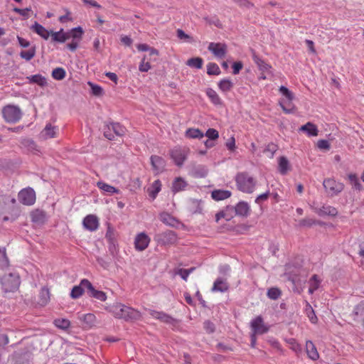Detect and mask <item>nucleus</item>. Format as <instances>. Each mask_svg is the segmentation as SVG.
Returning a JSON list of instances; mask_svg holds the SVG:
<instances>
[{
  "mask_svg": "<svg viewBox=\"0 0 364 364\" xmlns=\"http://www.w3.org/2000/svg\"><path fill=\"white\" fill-rule=\"evenodd\" d=\"M16 199L10 196H0V219L4 222L15 221L18 215V210L15 208Z\"/></svg>",
  "mask_w": 364,
  "mask_h": 364,
  "instance_id": "f257e3e1",
  "label": "nucleus"
},
{
  "mask_svg": "<svg viewBox=\"0 0 364 364\" xmlns=\"http://www.w3.org/2000/svg\"><path fill=\"white\" fill-rule=\"evenodd\" d=\"M115 318H122L125 321L139 320L141 317V313L130 306L117 303L107 309Z\"/></svg>",
  "mask_w": 364,
  "mask_h": 364,
  "instance_id": "f03ea898",
  "label": "nucleus"
},
{
  "mask_svg": "<svg viewBox=\"0 0 364 364\" xmlns=\"http://www.w3.org/2000/svg\"><path fill=\"white\" fill-rule=\"evenodd\" d=\"M235 181L238 190L243 193H252L255 189L256 181L247 173L241 172L237 173Z\"/></svg>",
  "mask_w": 364,
  "mask_h": 364,
  "instance_id": "7ed1b4c3",
  "label": "nucleus"
},
{
  "mask_svg": "<svg viewBox=\"0 0 364 364\" xmlns=\"http://www.w3.org/2000/svg\"><path fill=\"white\" fill-rule=\"evenodd\" d=\"M0 282L4 291L12 292L18 289L20 277L16 272L6 273L0 278Z\"/></svg>",
  "mask_w": 364,
  "mask_h": 364,
  "instance_id": "20e7f679",
  "label": "nucleus"
},
{
  "mask_svg": "<svg viewBox=\"0 0 364 364\" xmlns=\"http://www.w3.org/2000/svg\"><path fill=\"white\" fill-rule=\"evenodd\" d=\"M279 92L283 96L279 100V105L283 111L287 114L293 113L295 110V106L292 102L294 99L293 93L284 86L279 87Z\"/></svg>",
  "mask_w": 364,
  "mask_h": 364,
  "instance_id": "39448f33",
  "label": "nucleus"
},
{
  "mask_svg": "<svg viewBox=\"0 0 364 364\" xmlns=\"http://www.w3.org/2000/svg\"><path fill=\"white\" fill-rule=\"evenodd\" d=\"M2 114L6 122L16 123L21 119L22 112L18 106L8 105L3 108Z\"/></svg>",
  "mask_w": 364,
  "mask_h": 364,
  "instance_id": "423d86ee",
  "label": "nucleus"
},
{
  "mask_svg": "<svg viewBox=\"0 0 364 364\" xmlns=\"http://www.w3.org/2000/svg\"><path fill=\"white\" fill-rule=\"evenodd\" d=\"M178 237L172 230L164 231L154 236V240L160 245L169 246L177 243Z\"/></svg>",
  "mask_w": 364,
  "mask_h": 364,
  "instance_id": "0eeeda50",
  "label": "nucleus"
},
{
  "mask_svg": "<svg viewBox=\"0 0 364 364\" xmlns=\"http://www.w3.org/2000/svg\"><path fill=\"white\" fill-rule=\"evenodd\" d=\"M189 149L186 147H174L170 155L176 165L181 166L187 158Z\"/></svg>",
  "mask_w": 364,
  "mask_h": 364,
  "instance_id": "6e6552de",
  "label": "nucleus"
},
{
  "mask_svg": "<svg viewBox=\"0 0 364 364\" xmlns=\"http://www.w3.org/2000/svg\"><path fill=\"white\" fill-rule=\"evenodd\" d=\"M18 199L25 205H32L36 202V193L31 188H23L18 193Z\"/></svg>",
  "mask_w": 364,
  "mask_h": 364,
  "instance_id": "1a4fd4ad",
  "label": "nucleus"
},
{
  "mask_svg": "<svg viewBox=\"0 0 364 364\" xmlns=\"http://www.w3.org/2000/svg\"><path fill=\"white\" fill-rule=\"evenodd\" d=\"M252 333L262 335L268 332L269 326L266 324L261 316L253 318L250 322Z\"/></svg>",
  "mask_w": 364,
  "mask_h": 364,
  "instance_id": "9d476101",
  "label": "nucleus"
},
{
  "mask_svg": "<svg viewBox=\"0 0 364 364\" xmlns=\"http://www.w3.org/2000/svg\"><path fill=\"white\" fill-rule=\"evenodd\" d=\"M323 187L326 191L331 195L335 196L341 193L343 190V184L338 182L333 178H327L323 181Z\"/></svg>",
  "mask_w": 364,
  "mask_h": 364,
  "instance_id": "9b49d317",
  "label": "nucleus"
},
{
  "mask_svg": "<svg viewBox=\"0 0 364 364\" xmlns=\"http://www.w3.org/2000/svg\"><path fill=\"white\" fill-rule=\"evenodd\" d=\"M81 284L84 285V287L87 289L89 291L90 296L93 297L100 301H105L107 300V296L105 292L95 289L88 279H82L81 280Z\"/></svg>",
  "mask_w": 364,
  "mask_h": 364,
  "instance_id": "f8f14e48",
  "label": "nucleus"
},
{
  "mask_svg": "<svg viewBox=\"0 0 364 364\" xmlns=\"http://www.w3.org/2000/svg\"><path fill=\"white\" fill-rule=\"evenodd\" d=\"M150 241V237L145 232H140L135 237L134 247L138 251H144L148 247Z\"/></svg>",
  "mask_w": 364,
  "mask_h": 364,
  "instance_id": "ddd939ff",
  "label": "nucleus"
},
{
  "mask_svg": "<svg viewBox=\"0 0 364 364\" xmlns=\"http://www.w3.org/2000/svg\"><path fill=\"white\" fill-rule=\"evenodd\" d=\"M208 49L217 58H223L227 53V46L220 43H210Z\"/></svg>",
  "mask_w": 364,
  "mask_h": 364,
  "instance_id": "4468645a",
  "label": "nucleus"
},
{
  "mask_svg": "<svg viewBox=\"0 0 364 364\" xmlns=\"http://www.w3.org/2000/svg\"><path fill=\"white\" fill-rule=\"evenodd\" d=\"M300 269L297 267H293L288 264L286 266L284 275L287 277L288 280L291 282L294 285H297L300 283L301 279L299 277Z\"/></svg>",
  "mask_w": 364,
  "mask_h": 364,
  "instance_id": "2eb2a0df",
  "label": "nucleus"
},
{
  "mask_svg": "<svg viewBox=\"0 0 364 364\" xmlns=\"http://www.w3.org/2000/svg\"><path fill=\"white\" fill-rule=\"evenodd\" d=\"M312 209L321 217L326 215L336 216L338 214V211L336 208L328 205H323L320 208L312 206Z\"/></svg>",
  "mask_w": 364,
  "mask_h": 364,
  "instance_id": "dca6fc26",
  "label": "nucleus"
},
{
  "mask_svg": "<svg viewBox=\"0 0 364 364\" xmlns=\"http://www.w3.org/2000/svg\"><path fill=\"white\" fill-rule=\"evenodd\" d=\"M82 224L85 229L92 232L98 228L99 220L97 216L88 215L84 218Z\"/></svg>",
  "mask_w": 364,
  "mask_h": 364,
  "instance_id": "f3484780",
  "label": "nucleus"
},
{
  "mask_svg": "<svg viewBox=\"0 0 364 364\" xmlns=\"http://www.w3.org/2000/svg\"><path fill=\"white\" fill-rule=\"evenodd\" d=\"M58 128L51 124H47L40 134V137L44 140L55 138L57 136Z\"/></svg>",
  "mask_w": 364,
  "mask_h": 364,
  "instance_id": "a211bd4d",
  "label": "nucleus"
},
{
  "mask_svg": "<svg viewBox=\"0 0 364 364\" xmlns=\"http://www.w3.org/2000/svg\"><path fill=\"white\" fill-rule=\"evenodd\" d=\"M147 311L153 318L159 319L164 323H173L174 322V319L171 316L164 312L157 311L152 309H147Z\"/></svg>",
  "mask_w": 364,
  "mask_h": 364,
  "instance_id": "6ab92c4d",
  "label": "nucleus"
},
{
  "mask_svg": "<svg viewBox=\"0 0 364 364\" xmlns=\"http://www.w3.org/2000/svg\"><path fill=\"white\" fill-rule=\"evenodd\" d=\"M151 163L154 170L157 173L161 172L166 166L164 159L162 157L156 155L151 156Z\"/></svg>",
  "mask_w": 364,
  "mask_h": 364,
  "instance_id": "aec40b11",
  "label": "nucleus"
},
{
  "mask_svg": "<svg viewBox=\"0 0 364 364\" xmlns=\"http://www.w3.org/2000/svg\"><path fill=\"white\" fill-rule=\"evenodd\" d=\"M299 131L305 132L309 136H316L318 134L317 127L311 122H307L301 126Z\"/></svg>",
  "mask_w": 364,
  "mask_h": 364,
  "instance_id": "412c9836",
  "label": "nucleus"
},
{
  "mask_svg": "<svg viewBox=\"0 0 364 364\" xmlns=\"http://www.w3.org/2000/svg\"><path fill=\"white\" fill-rule=\"evenodd\" d=\"M31 29L45 40L48 39L50 36V32L37 22H35L34 24L31 26Z\"/></svg>",
  "mask_w": 364,
  "mask_h": 364,
  "instance_id": "4be33fe9",
  "label": "nucleus"
},
{
  "mask_svg": "<svg viewBox=\"0 0 364 364\" xmlns=\"http://www.w3.org/2000/svg\"><path fill=\"white\" fill-rule=\"evenodd\" d=\"M228 287H229L228 282H226V279L219 277L214 282L213 286L212 287V291L225 292L228 289Z\"/></svg>",
  "mask_w": 364,
  "mask_h": 364,
  "instance_id": "5701e85b",
  "label": "nucleus"
},
{
  "mask_svg": "<svg viewBox=\"0 0 364 364\" xmlns=\"http://www.w3.org/2000/svg\"><path fill=\"white\" fill-rule=\"evenodd\" d=\"M211 196L215 200H223L231 196V192L228 190L218 189L211 193Z\"/></svg>",
  "mask_w": 364,
  "mask_h": 364,
  "instance_id": "b1692460",
  "label": "nucleus"
},
{
  "mask_svg": "<svg viewBox=\"0 0 364 364\" xmlns=\"http://www.w3.org/2000/svg\"><path fill=\"white\" fill-rule=\"evenodd\" d=\"M306 350L309 358L316 360L319 358L317 349L312 341H307L306 343Z\"/></svg>",
  "mask_w": 364,
  "mask_h": 364,
  "instance_id": "393cba45",
  "label": "nucleus"
},
{
  "mask_svg": "<svg viewBox=\"0 0 364 364\" xmlns=\"http://www.w3.org/2000/svg\"><path fill=\"white\" fill-rule=\"evenodd\" d=\"M160 220L166 225L171 227H176L179 222L172 215L167 213H163L160 215Z\"/></svg>",
  "mask_w": 364,
  "mask_h": 364,
  "instance_id": "a878e982",
  "label": "nucleus"
},
{
  "mask_svg": "<svg viewBox=\"0 0 364 364\" xmlns=\"http://www.w3.org/2000/svg\"><path fill=\"white\" fill-rule=\"evenodd\" d=\"M97 186L101 191L107 193L109 195H112L114 193H119V190L116 188L115 187L110 186L103 181H98L97 183Z\"/></svg>",
  "mask_w": 364,
  "mask_h": 364,
  "instance_id": "bb28decb",
  "label": "nucleus"
},
{
  "mask_svg": "<svg viewBox=\"0 0 364 364\" xmlns=\"http://www.w3.org/2000/svg\"><path fill=\"white\" fill-rule=\"evenodd\" d=\"M321 279L316 274H314L311 279H309V293L312 294L315 291H316L321 284Z\"/></svg>",
  "mask_w": 364,
  "mask_h": 364,
  "instance_id": "cd10ccee",
  "label": "nucleus"
},
{
  "mask_svg": "<svg viewBox=\"0 0 364 364\" xmlns=\"http://www.w3.org/2000/svg\"><path fill=\"white\" fill-rule=\"evenodd\" d=\"M235 213L241 216H247L250 213V206L247 203L240 202L235 207Z\"/></svg>",
  "mask_w": 364,
  "mask_h": 364,
  "instance_id": "c85d7f7f",
  "label": "nucleus"
},
{
  "mask_svg": "<svg viewBox=\"0 0 364 364\" xmlns=\"http://www.w3.org/2000/svg\"><path fill=\"white\" fill-rule=\"evenodd\" d=\"M253 60L261 71L269 74L272 73V67L260 59L258 56L254 55Z\"/></svg>",
  "mask_w": 364,
  "mask_h": 364,
  "instance_id": "c756f323",
  "label": "nucleus"
},
{
  "mask_svg": "<svg viewBox=\"0 0 364 364\" xmlns=\"http://www.w3.org/2000/svg\"><path fill=\"white\" fill-rule=\"evenodd\" d=\"M208 174V168L205 166L198 165L193 168L192 175L196 178H203Z\"/></svg>",
  "mask_w": 364,
  "mask_h": 364,
  "instance_id": "7c9ffc66",
  "label": "nucleus"
},
{
  "mask_svg": "<svg viewBox=\"0 0 364 364\" xmlns=\"http://www.w3.org/2000/svg\"><path fill=\"white\" fill-rule=\"evenodd\" d=\"M186 186V181L183 178L178 177L173 182L172 191L175 193L183 191Z\"/></svg>",
  "mask_w": 364,
  "mask_h": 364,
  "instance_id": "2f4dec72",
  "label": "nucleus"
},
{
  "mask_svg": "<svg viewBox=\"0 0 364 364\" xmlns=\"http://www.w3.org/2000/svg\"><path fill=\"white\" fill-rule=\"evenodd\" d=\"M279 171L281 174L285 175L290 169L289 162L284 156H281L278 160Z\"/></svg>",
  "mask_w": 364,
  "mask_h": 364,
  "instance_id": "473e14b6",
  "label": "nucleus"
},
{
  "mask_svg": "<svg viewBox=\"0 0 364 364\" xmlns=\"http://www.w3.org/2000/svg\"><path fill=\"white\" fill-rule=\"evenodd\" d=\"M108 129H112L114 135L123 136L126 133V128L119 123H111L108 124Z\"/></svg>",
  "mask_w": 364,
  "mask_h": 364,
  "instance_id": "72a5a7b5",
  "label": "nucleus"
},
{
  "mask_svg": "<svg viewBox=\"0 0 364 364\" xmlns=\"http://www.w3.org/2000/svg\"><path fill=\"white\" fill-rule=\"evenodd\" d=\"M234 83L228 78H224L218 82L220 90L223 92H228L232 90Z\"/></svg>",
  "mask_w": 364,
  "mask_h": 364,
  "instance_id": "f704fd0d",
  "label": "nucleus"
},
{
  "mask_svg": "<svg viewBox=\"0 0 364 364\" xmlns=\"http://www.w3.org/2000/svg\"><path fill=\"white\" fill-rule=\"evenodd\" d=\"M206 95L208 96V97L210 99L211 102L216 105H221L222 100L219 95L217 94V92L211 89L208 88L206 90Z\"/></svg>",
  "mask_w": 364,
  "mask_h": 364,
  "instance_id": "c9c22d12",
  "label": "nucleus"
},
{
  "mask_svg": "<svg viewBox=\"0 0 364 364\" xmlns=\"http://www.w3.org/2000/svg\"><path fill=\"white\" fill-rule=\"evenodd\" d=\"M161 181L159 180H156L152 183L151 188L149 189V196L153 199H154L156 197L157 194L161 191Z\"/></svg>",
  "mask_w": 364,
  "mask_h": 364,
  "instance_id": "e433bc0d",
  "label": "nucleus"
},
{
  "mask_svg": "<svg viewBox=\"0 0 364 364\" xmlns=\"http://www.w3.org/2000/svg\"><path fill=\"white\" fill-rule=\"evenodd\" d=\"M186 136L190 139H200L203 137V133L198 129L190 128L186 132Z\"/></svg>",
  "mask_w": 364,
  "mask_h": 364,
  "instance_id": "4c0bfd02",
  "label": "nucleus"
},
{
  "mask_svg": "<svg viewBox=\"0 0 364 364\" xmlns=\"http://www.w3.org/2000/svg\"><path fill=\"white\" fill-rule=\"evenodd\" d=\"M54 325L62 330H67L70 326V322L66 318H56L53 321Z\"/></svg>",
  "mask_w": 364,
  "mask_h": 364,
  "instance_id": "58836bf2",
  "label": "nucleus"
},
{
  "mask_svg": "<svg viewBox=\"0 0 364 364\" xmlns=\"http://www.w3.org/2000/svg\"><path fill=\"white\" fill-rule=\"evenodd\" d=\"M84 288L85 287L84 285L81 284V282L79 285L73 287L70 292V296L73 299H77L80 297L84 293Z\"/></svg>",
  "mask_w": 364,
  "mask_h": 364,
  "instance_id": "ea45409f",
  "label": "nucleus"
},
{
  "mask_svg": "<svg viewBox=\"0 0 364 364\" xmlns=\"http://www.w3.org/2000/svg\"><path fill=\"white\" fill-rule=\"evenodd\" d=\"M83 33L84 31L82 27L78 26L73 28V33H71L72 41L80 43L82 38Z\"/></svg>",
  "mask_w": 364,
  "mask_h": 364,
  "instance_id": "a19ab883",
  "label": "nucleus"
},
{
  "mask_svg": "<svg viewBox=\"0 0 364 364\" xmlns=\"http://www.w3.org/2000/svg\"><path fill=\"white\" fill-rule=\"evenodd\" d=\"M203 60L201 58H192L188 60L186 65L191 68L200 69L202 68Z\"/></svg>",
  "mask_w": 364,
  "mask_h": 364,
  "instance_id": "79ce46f5",
  "label": "nucleus"
},
{
  "mask_svg": "<svg viewBox=\"0 0 364 364\" xmlns=\"http://www.w3.org/2000/svg\"><path fill=\"white\" fill-rule=\"evenodd\" d=\"M52 40L55 42L64 43L66 41L65 38L64 30L61 28L60 31L56 32H52L51 33Z\"/></svg>",
  "mask_w": 364,
  "mask_h": 364,
  "instance_id": "37998d69",
  "label": "nucleus"
},
{
  "mask_svg": "<svg viewBox=\"0 0 364 364\" xmlns=\"http://www.w3.org/2000/svg\"><path fill=\"white\" fill-rule=\"evenodd\" d=\"M306 314L307 316L309 317L310 321L312 323H316L318 321V318L315 314V312L312 308V306L306 302V309H305Z\"/></svg>",
  "mask_w": 364,
  "mask_h": 364,
  "instance_id": "c03bdc74",
  "label": "nucleus"
},
{
  "mask_svg": "<svg viewBox=\"0 0 364 364\" xmlns=\"http://www.w3.org/2000/svg\"><path fill=\"white\" fill-rule=\"evenodd\" d=\"M207 73L209 75H219L220 74L219 66L215 63H209L207 65Z\"/></svg>",
  "mask_w": 364,
  "mask_h": 364,
  "instance_id": "a18cd8bd",
  "label": "nucleus"
},
{
  "mask_svg": "<svg viewBox=\"0 0 364 364\" xmlns=\"http://www.w3.org/2000/svg\"><path fill=\"white\" fill-rule=\"evenodd\" d=\"M31 82L36 83L38 85L43 87L47 84L46 77L41 75H33L29 77Z\"/></svg>",
  "mask_w": 364,
  "mask_h": 364,
  "instance_id": "49530a36",
  "label": "nucleus"
},
{
  "mask_svg": "<svg viewBox=\"0 0 364 364\" xmlns=\"http://www.w3.org/2000/svg\"><path fill=\"white\" fill-rule=\"evenodd\" d=\"M348 180L350 183V184L353 186V188L356 190H361L362 185L360 184L359 179L356 174L355 173H350L348 176Z\"/></svg>",
  "mask_w": 364,
  "mask_h": 364,
  "instance_id": "de8ad7c7",
  "label": "nucleus"
},
{
  "mask_svg": "<svg viewBox=\"0 0 364 364\" xmlns=\"http://www.w3.org/2000/svg\"><path fill=\"white\" fill-rule=\"evenodd\" d=\"M36 55V48L34 47L30 48L27 50H22L20 53V56L25 59L26 60L28 61L31 60Z\"/></svg>",
  "mask_w": 364,
  "mask_h": 364,
  "instance_id": "09e8293b",
  "label": "nucleus"
},
{
  "mask_svg": "<svg viewBox=\"0 0 364 364\" xmlns=\"http://www.w3.org/2000/svg\"><path fill=\"white\" fill-rule=\"evenodd\" d=\"M65 74V70L63 68H56L52 71V77L57 80H63Z\"/></svg>",
  "mask_w": 364,
  "mask_h": 364,
  "instance_id": "8fccbe9b",
  "label": "nucleus"
},
{
  "mask_svg": "<svg viewBox=\"0 0 364 364\" xmlns=\"http://www.w3.org/2000/svg\"><path fill=\"white\" fill-rule=\"evenodd\" d=\"M9 266V259L6 257V249L0 247V268H4Z\"/></svg>",
  "mask_w": 364,
  "mask_h": 364,
  "instance_id": "3c124183",
  "label": "nucleus"
},
{
  "mask_svg": "<svg viewBox=\"0 0 364 364\" xmlns=\"http://www.w3.org/2000/svg\"><path fill=\"white\" fill-rule=\"evenodd\" d=\"M354 314L357 317L355 319L359 318H364V301L360 302L354 309Z\"/></svg>",
  "mask_w": 364,
  "mask_h": 364,
  "instance_id": "603ef678",
  "label": "nucleus"
},
{
  "mask_svg": "<svg viewBox=\"0 0 364 364\" xmlns=\"http://www.w3.org/2000/svg\"><path fill=\"white\" fill-rule=\"evenodd\" d=\"M40 304L41 305H46L50 297H49V291L46 288H43L40 291Z\"/></svg>",
  "mask_w": 364,
  "mask_h": 364,
  "instance_id": "864d4df0",
  "label": "nucleus"
},
{
  "mask_svg": "<svg viewBox=\"0 0 364 364\" xmlns=\"http://www.w3.org/2000/svg\"><path fill=\"white\" fill-rule=\"evenodd\" d=\"M151 69V65L149 62L147 60L146 55H144L143 58L139 66V70L141 72H148Z\"/></svg>",
  "mask_w": 364,
  "mask_h": 364,
  "instance_id": "5fc2aeb1",
  "label": "nucleus"
},
{
  "mask_svg": "<svg viewBox=\"0 0 364 364\" xmlns=\"http://www.w3.org/2000/svg\"><path fill=\"white\" fill-rule=\"evenodd\" d=\"M319 222L312 218H304L299 222V227H311L313 225L318 224Z\"/></svg>",
  "mask_w": 364,
  "mask_h": 364,
  "instance_id": "6e6d98bb",
  "label": "nucleus"
},
{
  "mask_svg": "<svg viewBox=\"0 0 364 364\" xmlns=\"http://www.w3.org/2000/svg\"><path fill=\"white\" fill-rule=\"evenodd\" d=\"M87 84L91 88L92 95H94L95 96H100L102 95L103 90L100 85L94 84L91 82H88Z\"/></svg>",
  "mask_w": 364,
  "mask_h": 364,
  "instance_id": "4d7b16f0",
  "label": "nucleus"
},
{
  "mask_svg": "<svg viewBox=\"0 0 364 364\" xmlns=\"http://www.w3.org/2000/svg\"><path fill=\"white\" fill-rule=\"evenodd\" d=\"M277 146L274 143H270L266 146L264 151L267 154V156L269 158H273L274 153L277 151Z\"/></svg>",
  "mask_w": 364,
  "mask_h": 364,
  "instance_id": "13d9d810",
  "label": "nucleus"
},
{
  "mask_svg": "<svg viewBox=\"0 0 364 364\" xmlns=\"http://www.w3.org/2000/svg\"><path fill=\"white\" fill-rule=\"evenodd\" d=\"M105 238L110 244H114L115 241V233L114 229L109 225L107 228Z\"/></svg>",
  "mask_w": 364,
  "mask_h": 364,
  "instance_id": "bf43d9fd",
  "label": "nucleus"
},
{
  "mask_svg": "<svg viewBox=\"0 0 364 364\" xmlns=\"http://www.w3.org/2000/svg\"><path fill=\"white\" fill-rule=\"evenodd\" d=\"M80 319L89 325H92L95 322V316L92 314H86L80 316Z\"/></svg>",
  "mask_w": 364,
  "mask_h": 364,
  "instance_id": "052dcab7",
  "label": "nucleus"
},
{
  "mask_svg": "<svg viewBox=\"0 0 364 364\" xmlns=\"http://www.w3.org/2000/svg\"><path fill=\"white\" fill-rule=\"evenodd\" d=\"M281 295V291L277 288H271L267 291V296L272 299H277Z\"/></svg>",
  "mask_w": 364,
  "mask_h": 364,
  "instance_id": "680f3d73",
  "label": "nucleus"
},
{
  "mask_svg": "<svg viewBox=\"0 0 364 364\" xmlns=\"http://www.w3.org/2000/svg\"><path fill=\"white\" fill-rule=\"evenodd\" d=\"M13 11H14V12L23 16L24 18H28V13L31 11V8L27 7L26 9H22L15 7L13 9Z\"/></svg>",
  "mask_w": 364,
  "mask_h": 364,
  "instance_id": "e2e57ef3",
  "label": "nucleus"
},
{
  "mask_svg": "<svg viewBox=\"0 0 364 364\" xmlns=\"http://www.w3.org/2000/svg\"><path fill=\"white\" fill-rule=\"evenodd\" d=\"M22 144L23 146H26L29 151H37V146L31 139H25Z\"/></svg>",
  "mask_w": 364,
  "mask_h": 364,
  "instance_id": "0e129e2a",
  "label": "nucleus"
},
{
  "mask_svg": "<svg viewBox=\"0 0 364 364\" xmlns=\"http://www.w3.org/2000/svg\"><path fill=\"white\" fill-rule=\"evenodd\" d=\"M205 136L212 140L217 139L219 137L218 132L216 129L212 128H210L207 130Z\"/></svg>",
  "mask_w": 364,
  "mask_h": 364,
  "instance_id": "69168bd1",
  "label": "nucleus"
},
{
  "mask_svg": "<svg viewBox=\"0 0 364 364\" xmlns=\"http://www.w3.org/2000/svg\"><path fill=\"white\" fill-rule=\"evenodd\" d=\"M193 268L191 269H180L178 271V274L181 276V277L185 281L187 280L189 274L193 271Z\"/></svg>",
  "mask_w": 364,
  "mask_h": 364,
  "instance_id": "338daca9",
  "label": "nucleus"
},
{
  "mask_svg": "<svg viewBox=\"0 0 364 364\" xmlns=\"http://www.w3.org/2000/svg\"><path fill=\"white\" fill-rule=\"evenodd\" d=\"M317 146L320 149L328 150L330 149V144L326 139H321L318 141Z\"/></svg>",
  "mask_w": 364,
  "mask_h": 364,
  "instance_id": "774afa93",
  "label": "nucleus"
}]
</instances>
